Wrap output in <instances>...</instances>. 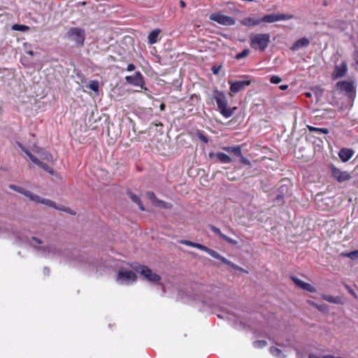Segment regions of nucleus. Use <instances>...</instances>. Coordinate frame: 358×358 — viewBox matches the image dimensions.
I'll return each mask as SVG.
<instances>
[{
	"label": "nucleus",
	"instance_id": "f257e3e1",
	"mask_svg": "<svg viewBox=\"0 0 358 358\" xmlns=\"http://www.w3.org/2000/svg\"><path fill=\"white\" fill-rule=\"evenodd\" d=\"M30 244L38 250L39 253L46 257H64V261L73 267L83 269L90 268L92 261L87 255L80 254L77 251L66 252L63 251L62 245H50L48 247L39 246L42 241L36 237H31Z\"/></svg>",
	"mask_w": 358,
	"mask_h": 358
},
{
	"label": "nucleus",
	"instance_id": "f03ea898",
	"mask_svg": "<svg viewBox=\"0 0 358 358\" xmlns=\"http://www.w3.org/2000/svg\"><path fill=\"white\" fill-rule=\"evenodd\" d=\"M337 95L343 99L341 108L351 106L356 96V85L353 79L337 82Z\"/></svg>",
	"mask_w": 358,
	"mask_h": 358
},
{
	"label": "nucleus",
	"instance_id": "7ed1b4c3",
	"mask_svg": "<svg viewBox=\"0 0 358 358\" xmlns=\"http://www.w3.org/2000/svg\"><path fill=\"white\" fill-rule=\"evenodd\" d=\"M9 187L11 189L24 195L25 196L29 198L31 201H33L34 202H35L36 203H42L45 206H50L51 208H55V209H57V210H59L62 211L67 212L70 214H73V215L75 214V213L73 212L72 210H71L69 208L62 206H57L55 202H54L51 200L47 199L42 198L36 194H34L31 193L30 191L26 189L25 188H24L22 187L15 185H9Z\"/></svg>",
	"mask_w": 358,
	"mask_h": 358
},
{
	"label": "nucleus",
	"instance_id": "20e7f679",
	"mask_svg": "<svg viewBox=\"0 0 358 358\" xmlns=\"http://www.w3.org/2000/svg\"><path fill=\"white\" fill-rule=\"evenodd\" d=\"M213 99L217 103L218 110L223 117L229 118L233 115L236 108L228 106V100L224 92L216 90L213 94Z\"/></svg>",
	"mask_w": 358,
	"mask_h": 358
},
{
	"label": "nucleus",
	"instance_id": "39448f33",
	"mask_svg": "<svg viewBox=\"0 0 358 358\" xmlns=\"http://www.w3.org/2000/svg\"><path fill=\"white\" fill-rule=\"evenodd\" d=\"M271 36L269 34H255L250 36V46L256 50H264L268 45Z\"/></svg>",
	"mask_w": 358,
	"mask_h": 358
},
{
	"label": "nucleus",
	"instance_id": "423d86ee",
	"mask_svg": "<svg viewBox=\"0 0 358 358\" xmlns=\"http://www.w3.org/2000/svg\"><path fill=\"white\" fill-rule=\"evenodd\" d=\"M66 37L74 42L76 46L82 47L85 39V31L82 28L72 27L66 33Z\"/></svg>",
	"mask_w": 358,
	"mask_h": 358
},
{
	"label": "nucleus",
	"instance_id": "0eeeda50",
	"mask_svg": "<svg viewBox=\"0 0 358 358\" xmlns=\"http://www.w3.org/2000/svg\"><path fill=\"white\" fill-rule=\"evenodd\" d=\"M117 282L120 285H129L136 280V275L131 271L121 269L117 275Z\"/></svg>",
	"mask_w": 358,
	"mask_h": 358
},
{
	"label": "nucleus",
	"instance_id": "6e6552de",
	"mask_svg": "<svg viewBox=\"0 0 358 358\" xmlns=\"http://www.w3.org/2000/svg\"><path fill=\"white\" fill-rule=\"evenodd\" d=\"M17 144L18 145L19 148L27 155V157L30 159V160L35 164L36 165L38 166L41 169H43L44 171H47L48 173H50V174L54 173L53 169L48 166L47 164L43 162L40 159H38L37 157H36L34 155H33L30 151H29L22 144L17 142Z\"/></svg>",
	"mask_w": 358,
	"mask_h": 358
},
{
	"label": "nucleus",
	"instance_id": "1a4fd4ad",
	"mask_svg": "<svg viewBox=\"0 0 358 358\" xmlns=\"http://www.w3.org/2000/svg\"><path fill=\"white\" fill-rule=\"evenodd\" d=\"M136 271L143 275L146 280L152 282H157L160 281L161 277L153 273L148 267L143 265H139L135 268Z\"/></svg>",
	"mask_w": 358,
	"mask_h": 358
},
{
	"label": "nucleus",
	"instance_id": "9d476101",
	"mask_svg": "<svg viewBox=\"0 0 358 358\" xmlns=\"http://www.w3.org/2000/svg\"><path fill=\"white\" fill-rule=\"evenodd\" d=\"M210 20L216 22L222 25L231 26L236 23L234 18L221 14L220 13H215L210 15Z\"/></svg>",
	"mask_w": 358,
	"mask_h": 358
},
{
	"label": "nucleus",
	"instance_id": "9b49d317",
	"mask_svg": "<svg viewBox=\"0 0 358 358\" xmlns=\"http://www.w3.org/2000/svg\"><path fill=\"white\" fill-rule=\"evenodd\" d=\"M125 80L129 85L140 87L141 89H143L145 90H147V88L145 87V83L143 76L139 71H136L135 74L133 76H126Z\"/></svg>",
	"mask_w": 358,
	"mask_h": 358
},
{
	"label": "nucleus",
	"instance_id": "f8f14e48",
	"mask_svg": "<svg viewBox=\"0 0 358 358\" xmlns=\"http://www.w3.org/2000/svg\"><path fill=\"white\" fill-rule=\"evenodd\" d=\"M293 18L292 15L272 13L261 18V22L273 23L278 21L288 20Z\"/></svg>",
	"mask_w": 358,
	"mask_h": 358
},
{
	"label": "nucleus",
	"instance_id": "ddd939ff",
	"mask_svg": "<svg viewBox=\"0 0 358 358\" xmlns=\"http://www.w3.org/2000/svg\"><path fill=\"white\" fill-rule=\"evenodd\" d=\"M230 85V91L233 94H236L243 90L245 87L250 84V80H237L235 82H229Z\"/></svg>",
	"mask_w": 358,
	"mask_h": 358
},
{
	"label": "nucleus",
	"instance_id": "4468645a",
	"mask_svg": "<svg viewBox=\"0 0 358 358\" xmlns=\"http://www.w3.org/2000/svg\"><path fill=\"white\" fill-rule=\"evenodd\" d=\"M355 150L349 148H343L338 152L339 159L342 162H348L354 155Z\"/></svg>",
	"mask_w": 358,
	"mask_h": 358
},
{
	"label": "nucleus",
	"instance_id": "2eb2a0df",
	"mask_svg": "<svg viewBox=\"0 0 358 358\" xmlns=\"http://www.w3.org/2000/svg\"><path fill=\"white\" fill-rule=\"evenodd\" d=\"M33 151L38 154V157L42 160H45L47 162H52L53 161V156L48 152L47 150L41 148L38 146H34L33 148Z\"/></svg>",
	"mask_w": 358,
	"mask_h": 358
},
{
	"label": "nucleus",
	"instance_id": "dca6fc26",
	"mask_svg": "<svg viewBox=\"0 0 358 358\" xmlns=\"http://www.w3.org/2000/svg\"><path fill=\"white\" fill-rule=\"evenodd\" d=\"M146 196L155 206H159V207H162L164 208H169L171 207V205L169 203L164 202L163 201L157 199L155 194L152 192H148L146 193Z\"/></svg>",
	"mask_w": 358,
	"mask_h": 358
},
{
	"label": "nucleus",
	"instance_id": "f3484780",
	"mask_svg": "<svg viewBox=\"0 0 358 358\" xmlns=\"http://www.w3.org/2000/svg\"><path fill=\"white\" fill-rule=\"evenodd\" d=\"M261 23V18L247 17L241 20V24L247 27H254Z\"/></svg>",
	"mask_w": 358,
	"mask_h": 358
},
{
	"label": "nucleus",
	"instance_id": "a211bd4d",
	"mask_svg": "<svg viewBox=\"0 0 358 358\" xmlns=\"http://www.w3.org/2000/svg\"><path fill=\"white\" fill-rule=\"evenodd\" d=\"M309 40L306 38H301L296 41L292 46V50L293 51H296L301 48H304L308 45Z\"/></svg>",
	"mask_w": 358,
	"mask_h": 358
},
{
	"label": "nucleus",
	"instance_id": "6ab92c4d",
	"mask_svg": "<svg viewBox=\"0 0 358 358\" xmlns=\"http://www.w3.org/2000/svg\"><path fill=\"white\" fill-rule=\"evenodd\" d=\"M352 176L349 172L337 169V182H343L350 180Z\"/></svg>",
	"mask_w": 358,
	"mask_h": 358
},
{
	"label": "nucleus",
	"instance_id": "aec40b11",
	"mask_svg": "<svg viewBox=\"0 0 358 358\" xmlns=\"http://www.w3.org/2000/svg\"><path fill=\"white\" fill-rule=\"evenodd\" d=\"M161 30L159 29H156L152 30L148 35V41L149 44L152 45L157 42L159 34H160Z\"/></svg>",
	"mask_w": 358,
	"mask_h": 358
},
{
	"label": "nucleus",
	"instance_id": "412c9836",
	"mask_svg": "<svg viewBox=\"0 0 358 358\" xmlns=\"http://www.w3.org/2000/svg\"><path fill=\"white\" fill-rule=\"evenodd\" d=\"M348 71V64L346 62H343L342 64L337 66V78L343 77L345 75Z\"/></svg>",
	"mask_w": 358,
	"mask_h": 358
},
{
	"label": "nucleus",
	"instance_id": "4be33fe9",
	"mask_svg": "<svg viewBox=\"0 0 358 358\" xmlns=\"http://www.w3.org/2000/svg\"><path fill=\"white\" fill-rule=\"evenodd\" d=\"M223 150L228 152H231L238 157L241 156V149L238 145L224 147Z\"/></svg>",
	"mask_w": 358,
	"mask_h": 358
},
{
	"label": "nucleus",
	"instance_id": "5701e85b",
	"mask_svg": "<svg viewBox=\"0 0 358 358\" xmlns=\"http://www.w3.org/2000/svg\"><path fill=\"white\" fill-rule=\"evenodd\" d=\"M270 352L271 354L277 357V358H285V355L280 350L279 348L276 347H271L270 348Z\"/></svg>",
	"mask_w": 358,
	"mask_h": 358
},
{
	"label": "nucleus",
	"instance_id": "b1692460",
	"mask_svg": "<svg viewBox=\"0 0 358 358\" xmlns=\"http://www.w3.org/2000/svg\"><path fill=\"white\" fill-rule=\"evenodd\" d=\"M217 158L224 164H229L231 162V159L227 155L223 152H217L216 154Z\"/></svg>",
	"mask_w": 358,
	"mask_h": 358
},
{
	"label": "nucleus",
	"instance_id": "393cba45",
	"mask_svg": "<svg viewBox=\"0 0 358 358\" xmlns=\"http://www.w3.org/2000/svg\"><path fill=\"white\" fill-rule=\"evenodd\" d=\"M128 195H129V196L130 197V199H131L134 202H135L136 204H138V206L139 208H140L141 210H145V208H144L143 206V205H142V203H141V199H140V198H139L138 196L135 195L134 194H133V193H131V192H128Z\"/></svg>",
	"mask_w": 358,
	"mask_h": 358
},
{
	"label": "nucleus",
	"instance_id": "a878e982",
	"mask_svg": "<svg viewBox=\"0 0 358 358\" xmlns=\"http://www.w3.org/2000/svg\"><path fill=\"white\" fill-rule=\"evenodd\" d=\"M309 358H335L330 355H322L320 352H311L309 355Z\"/></svg>",
	"mask_w": 358,
	"mask_h": 358
},
{
	"label": "nucleus",
	"instance_id": "bb28decb",
	"mask_svg": "<svg viewBox=\"0 0 358 358\" xmlns=\"http://www.w3.org/2000/svg\"><path fill=\"white\" fill-rule=\"evenodd\" d=\"M341 255L343 257H349L352 260L358 259V250L350 252H342Z\"/></svg>",
	"mask_w": 358,
	"mask_h": 358
},
{
	"label": "nucleus",
	"instance_id": "cd10ccee",
	"mask_svg": "<svg viewBox=\"0 0 358 358\" xmlns=\"http://www.w3.org/2000/svg\"><path fill=\"white\" fill-rule=\"evenodd\" d=\"M222 262H223L224 264L232 267L233 268H234L235 270H237V271H243V269L242 268H241L240 266L234 264V263H232L231 262H230L229 260H228L227 259H226L225 257H222L221 260H220Z\"/></svg>",
	"mask_w": 358,
	"mask_h": 358
},
{
	"label": "nucleus",
	"instance_id": "c85d7f7f",
	"mask_svg": "<svg viewBox=\"0 0 358 358\" xmlns=\"http://www.w3.org/2000/svg\"><path fill=\"white\" fill-rule=\"evenodd\" d=\"M12 29L18 31H27L29 29V27L24 24H15L12 26Z\"/></svg>",
	"mask_w": 358,
	"mask_h": 358
},
{
	"label": "nucleus",
	"instance_id": "c756f323",
	"mask_svg": "<svg viewBox=\"0 0 358 358\" xmlns=\"http://www.w3.org/2000/svg\"><path fill=\"white\" fill-rule=\"evenodd\" d=\"M206 252L208 254H209L212 257L219 259V260H221V259L222 257V256H221L217 252H216L212 249H210L208 248H207Z\"/></svg>",
	"mask_w": 358,
	"mask_h": 358
},
{
	"label": "nucleus",
	"instance_id": "7c9ffc66",
	"mask_svg": "<svg viewBox=\"0 0 358 358\" xmlns=\"http://www.w3.org/2000/svg\"><path fill=\"white\" fill-rule=\"evenodd\" d=\"M308 128L309 131H317V132L322 133V134L328 133V129H325V128H317V127H311V126H308Z\"/></svg>",
	"mask_w": 358,
	"mask_h": 358
},
{
	"label": "nucleus",
	"instance_id": "2f4dec72",
	"mask_svg": "<svg viewBox=\"0 0 358 358\" xmlns=\"http://www.w3.org/2000/svg\"><path fill=\"white\" fill-rule=\"evenodd\" d=\"M88 87H89L91 90H92V91H94V92H98V90H99V82H98V81H96V80H93V81H92V82L89 84Z\"/></svg>",
	"mask_w": 358,
	"mask_h": 358
},
{
	"label": "nucleus",
	"instance_id": "473e14b6",
	"mask_svg": "<svg viewBox=\"0 0 358 358\" xmlns=\"http://www.w3.org/2000/svg\"><path fill=\"white\" fill-rule=\"evenodd\" d=\"M292 281L300 288L302 289V287H303V285L306 283L305 282H303V280L299 279L298 278L296 277H294V276H292L291 277Z\"/></svg>",
	"mask_w": 358,
	"mask_h": 358
},
{
	"label": "nucleus",
	"instance_id": "72a5a7b5",
	"mask_svg": "<svg viewBox=\"0 0 358 358\" xmlns=\"http://www.w3.org/2000/svg\"><path fill=\"white\" fill-rule=\"evenodd\" d=\"M266 341H256L253 343V346L257 348H262L266 345Z\"/></svg>",
	"mask_w": 358,
	"mask_h": 358
},
{
	"label": "nucleus",
	"instance_id": "f704fd0d",
	"mask_svg": "<svg viewBox=\"0 0 358 358\" xmlns=\"http://www.w3.org/2000/svg\"><path fill=\"white\" fill-rule=\"evenodd\" d=\"M250 53V50L248 49H245L243 50L241 52L236 55V58L237 59H241L248 56Z\"/></svg>",
	"mask_w": 358,
	"mask_h": 358
},
{
	"label": "nucleus",
	"instance_id": "c9c22d12",
	"mask_svg": "<svg viewBox=\"0 0 358 358\" xmlns=\"http://www.w3.org/2000/svg\"><path fill=\"white\" fill-rule=\"evenodd\" d=\"M302 289H304V290L308 291L310 292H315V287L313 285H311L310 284L307 283V282H306L303 285V287H302Z\"/></svg>",
	"mask_w": 358,
	"mask_h": 358
},
{
	"label": "nucleus",
	"instance_id": "e433bc0d",
	"mask_svg": "<svg viewBox=\"0 0 358 358\" xmlns=\"http://www.w3.org/2000/svg\"><path fill=\"white\" fill-rule=\"evenodd\" d=\"M282 81V79L278 76H272L270 78V82L272 84H279Z\"/></svg>",
	"mask_w": 358,
	"mask_h": 358
},
{
	"label": "nucleus",
	"instance_id": "4c0bfd02",
	"mask_svg": "<svg viewBox=\"0 0 358 358\" xmlns=\"http://www.w3.org/2000/svg\"><path fill=\"white\" fill-rule=\"evenodd\" d=\"M322 298L325 300V301H327L329 302H331V303H336V297L333 296H330V295H325V294H323L322 296Z\"/></svg>",
	"mask_w": 358,
	"mask_h": 358
},
{
	"label": "nucleus",
	"instance_id": "58836bf2",
	"mask_svg": "<svg viewBox=\"0 0 358 358\" xmlns=\"http://www.w3.org/2000/svg\"><path fill=\"white\" fill-rule=\"evenodd\" d=\"M222 238L224 239L225 241H227L229 243L236 245L237 241L236 240L232 239L231 238L227 236L226 235H222Z\"/></svg>",
	"mask_w": 358,
	"mask_h": 358
},
{
	"label": "nucleus",
	"instance_id": "ea45409f",
	"mask_svg": "<svg viewBox=\"0 0 358 358\" xmlns=\"http://www.w3.org/2000/svg\"><path fill=\"white\" fill-rule=\"evenodd\" d=\"M210 229H211V231L213 232H214L215 234H217L220 237L222 238V235H224V234H222L220 231V229L213 225H210Z\"/></svg>",
	"mask_w": 358,
	"mask_h": 358
},
{
	"label": "nucleus",
	"instance_id": "a19ab883",
	"mask_svg": "<svg viewBox=\"0 0 358 358\" xmlns=\"http://www.w3.org/2000/svg\"><path fill=\"white\" fill-rule=\"evenodd\" d=\"M194 248H196L199 249V250H201L202 251H204V252H206L207 248H208L206 246L203 245H201L200 243H194Z\"/></svg>",
	"mask_w": 358,
	"mask_h": 358
},
{
	"label": "nucleus",
	"instance_id": "79ce46f5",
	"mask_svg": "<svg viewBox=\"0 0 358 358\" xmlns=\"http://www.w3.org/2000/svg\"><path fill=\"white\" fill-rule=\"evenodd\" d=\"M180 243L183 245H187V246H191V247H193L194 248V242H192L190 241H187V240H182L180 241Z\"/></svg>",
	"mask_w": 358,
	"mask_h": 358
},
{
	"label": "nucleus",
	"instance_id": "37998d69",
	"mask_svg": "<svg viewBox=\"0 0 358 358\" xmlns=\"http://www.w3.org/2000/svg\"><path fill=\"white\" fill-rule=\"evenodd\" d=\"M313 304L317 307L320 311H322V312H325L327 310V306L326 305H321V306H317L316 304H315L314 303H313Z\"/></svg>",
	"mask_w": 358,
	"mask_h": 358
},
{
	"label": "nucleus",
	"instance_id": "c03bdc74",
	"mask_svg": "<svg viewBox=\"0 0 358 358\" xmlns=\"http://www.w3.org/2000/svg\"><path fill=\"white\" fill-rule=\"evenodd\" d=\"M240 157H241V162L243 164H247V165L250 164V161L247 158L242 157V156H240Z\"/></svg>",
	"mask_w": 358,
	"mask_h": 358
},
{
	"label": "nucleus",
	"instance_id": "a18cd8bd",
	"mask_svg": "<svg viewBox=\"0 0 358 358\" xmlns=\"http://www.w3.org/2000/svg\"><path fill=\"white\" fill-rule=\"evenodd\" d=\"M136 66L134 64H129L127 66V71H132L135 69Z\"/></svg>",
	"mask_w": 358,
	"mask_h": 358
},
{
	"label": "nucleus",
	"instance_id": "49530a36",
	"mask_svg": "<svg viewBox=\"0 0 358 358\" xmlns=\"http://www.w3.org/2000/svg\"><path fill=\"white\" fill-rule=\"evenodd\" d=\"M220 71V67L213 66L212 68V72L213 74H217Z\"/></svg>",
	"mask_w": 358,
	"mask_h": 358
},
{
	"label": "nucleus",
	"instance_id": "de8ad7c7",
	"mask_svg": "<svg viewBox=\"0 0 358 358\" xmlns=\"http://www.w3.org/2000/svg\"><path fill=\"white\" fill-rule=\"evenodd\" d=\"M199 138L201 139V141H202L204 143H207L208 142V138L205 136H203L202 134L199 135Z\"/></svg>",
	"mask_w": 358,
	"mask_h": 358
},
{
	"label": "nucleus",
	"instance_id": "09e8293b",
	"mask_svg": "<svg viewBox=\"0 0 358 358\" xmlns=\"http://www.w3.org/2000/svg\"><path fill=\"white\" fill-rule=\"evenodd\" d=\"M280 90H286L288 88L287 85H281L279 86Z\"/></svg>",
	"mask_w": 358,
	"mask_h": 358
},
{
	"label": "nucleus",
	"instance_id": "8fccbe9b",
	"mask_svg": "<svg viewBox=\"0 0 358 358\" xmlns=\"http://www.w3.org/2000/svg\"><path fill=\"white\" fill-rule=\"evenodd\" d=\"M5 233L4 228L0 226V236H2Z\"/></svg>",
	"mask_w": 358,
	"mask_h": 358
},
{
	"label": "nucleus",
	"instance_id": "3c124183",
	"mask_svg": "<svg viewBox=\"0 0 358 358\" xmlns=\"http://www.w3.org/2000/svg\"><path fill=\"white\" fill-rule=\"evenodd\" d=\"M331 173L333 176H336V167L334 166L331 167Z\"/></svg>",
	"mask_w": 358,
	"mask_h": 358
},
{
	"label": "nucleus",
	"instance_id": "603ef678",
	"mask_svg": "<svg viewBox=\"0 0 358 358\" xmlns=\"http://www.w3.org/2000/svg\"><path fill=\"white\" fill-rule=\"evenodd\" d=\"M280 189L281 192L287 190V186H285V185L281 186Z\"/></svg>",
	"mask_w": 358,
	"mask_h": 358
},
{
	"label": "nucleus",
	"instance_id": "864d4df0",
	"mask_svg": "<svg viewBox=\"0 0 358 358\" xmlns=\"http://www.w3.org/2000/svg\"><path fill=\"white\" fill-rule=\"evenodd\" d=\"M282 198H283L282 196L279 194V195L277 196L276 200L280 201L282 200Z\"/></svg>",
	"mask_w": 358,
	"mask_h": 358
},
{
	"label": "nucleus",
	"instance_id": "5fc2aeb1",
	"mask_svg": "<svg viewBox=\"0 0 358 358\" xmlns=\"http://www.w3.org/2000/svg\"><path fill=\"white\" fill-rule=\"evenodd\" d=\"M50 273V269L48 268H44V273L46 274V275H48Z\"/></svg>",
	"mask_w": 358,
	"mask_h": 358
},
{
	"label": "nucleus",
	"instance_id": "6e6d98bb",
	"mask_svg": "<svg viewBox=\"0 0 358 358\" xmlns=\"http://www.w3.org/2000/svg\"><path fill=\"white\" fill-rule=\"evenodd\" d=\"M331 77L334 80L336 79V69L332 72Z\"/></svg>",
	"mask_w": 358,
	"mask_h": 358
},
{
	"label": "nucleus",
	"instance_id": "4d7b16f0",
	"mask_svg": "<svg viewBox=\"0 0 358 358\" xmlns=\"http://www.w3.org/2000/svg\"><path fill=\"white\" fill-rule=\"evenodd\" d=\"M180 6H181V7H185V2H184V1H180Z\"/></svg>",
	"mask_w": 358,
	"mask_h": 358
},
{
	"label": "nucleus",
	"instance_id": "13d9d810",
	"mask_svg": "<svg viewBox=\"0 0 358 358\" xmlns=\"http://www.w3.org/2000/svg\"><path fill=\"white\" fill-rule=\"evenodd\" d=\"M162 292H163V294L165 293V287H164V286H162Z\"/></svg>",
	"mask_w": 358,
	"mask_h": 358
},
{
	"label": "nucleus",
	"instance_id": "bf43d9fd",
	"mask_svg": "<svg viewBox=\"0 0 358 358\" xmlns=\"http://www.w3.org/2000/svg\"><path fill=\"white\" fill-rule=\"evenodd\" d=\"M306 96L310 97L311 96L310 93H306Z\"/></svg>",
	"mask_w": 358,
	"mask_h": 358
},
{
	"label": "nucleus",
	"instance_id": "052dcab7",
	"mask_svg": "<svg viewBox=\"0 0 358 358\" xmlns=\"http://www.w3.org/2000/svg\"><path fill=\"white\" fill-rule=\"evenodd\" d=\"M28 54H29L31 55H33V52L32 51H29V52H28Z\"/></svg>",
	"mask_w": 358,
	"mask_h": 358
},
{
	"label": "nucleus",
	"instance_id": "680f3d73",
	"mask_svg": "<svg viewBox=\"0 0 358 358\" xmlns=\"http://www.w3.org/2000/svg\"><path fill=\"white\" fill-rule=\"evenodd\" d=\"M218 317H221V318H224V317H223V316H221L220 315H218Z\"/></svg>",
	"mask_w": 358,
	"mask_h": 358
},
{
	"label": "nucleus",
	"instance_id": "e2e57ef3",
	"mask_svg": "<svg viewBox=\"0 0 358 358\" xmlns=\"http://www.w3.org/2000/svg\"><path fill=\"white\" fill-rule=\"evenodd\" d=\"M164 108V104H162L161 105V109H162Z\"/></svg>",
	"mask_w": 358,
	"mask_h": 358
}]
</instances>
